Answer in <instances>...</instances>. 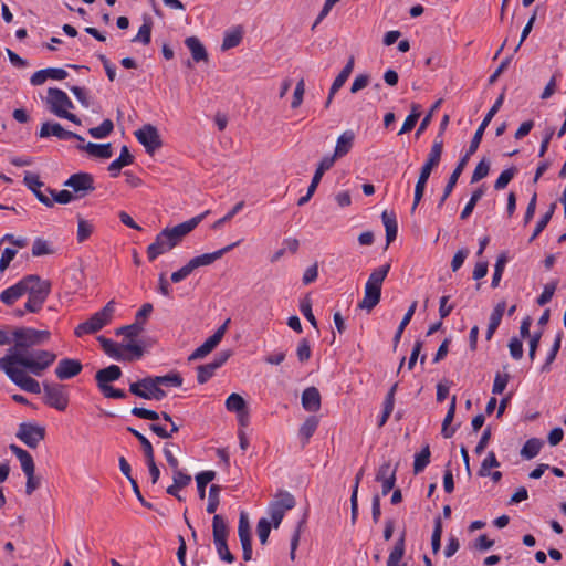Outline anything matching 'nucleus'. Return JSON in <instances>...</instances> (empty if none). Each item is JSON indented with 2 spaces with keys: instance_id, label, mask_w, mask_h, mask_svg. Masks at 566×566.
<instances>
[{
  "instance_id": "f3484780",
  "label": "nucleus",
  "mask_w": 566,
  "mask_h": 566,
  "mask_svg": "<svg viewBox=\"0 0 566 566\" xmlns=\"http://www.w3.org/2000/svg\"><path fill=\"white\" fill-rule=\"evenodd\" d=\"M39 136L41 138L54 136L61 140L77 139L82 143L84 142V138L81 135L66 130L61 126V124L52 122H46L42 124L39 132Z\"/></svg>"
},
{
  "instance_id": "a878e982",
  "label": "nucleus",
  "mask_w": 566,
  "mask_h": 566,
  "mask_svg": "<svg viewBox=\"0 0 566 566\" xmlns=\"http://www.w3.org/2000/svg\"><path fill=\"white\" fill-rule=\"evenodd\" d=\"M247 402L244 398L239 394H231L226 400V409L230 412H237L239 415V422L241 427H244V410Z\"/></svg>"
},
{
  "instance_id": "6ab92c4d",
  "label": "nucleus",
  "mask_w": 566,
  "mask_h": 566,
  "mask_svg": "<svg viewBox=\"0 0 566 566\" xmlns=\"http://www.w3.org/2000/svg\"><path fill=\"white\" fill-rule=\"evenodd\" d=\"M83 369L82 363L73 358H63L55 368V375L60 380H67L77 376Z\"/></svg>"
},
{
  "instance_id": "09e8293b",
  "label": "nucleus",
  "mask_w": 566,
  "mask_h": 566,
  "mask_svg": "<svg viewBox=\"0 0 566 566\" xmlns=\"http://www.w3.org/2000/svg\"><path fill=\"white\" fill-rule=\"evenodd\" d=\"M55 250L51 245V243L46 240L38 238L34 240L32 244V255L33 256H42L53 254Z\"/></svg>"
},
{
  "instance_id": "cd10ccee",
  "label": "nucleus",
  "mask_w": 566,
  "mask_h": 566,
  "mask_svg": "<svg viewBox=\"0 0 566 566\" xmlns=\"http://www.w3.org/2000/svg\"><path fill=\"white\" fill-rule=\"evenodd\" d=\"M10 450L19 459L21 469L24 474H28L30 472H35V464H34L33 458L27 450L15 446V444H11Z\"/></svg>"
},
{
  "instance_id": "49530a36",
  "label": "nucleus",
  "mask_w": 566,
  "mask_h": 566,
  "mask_svg": "<svg viewBox=\"0 0 566 566\" xmlns=\"http://www.w3.org/2000/svg\"><path fill=\"white\" fill-rule=\"evenodd\" d=\"M220 492H221L220 485H218V484L210 485L209 494H208V504H207V509H206L209 514L216 513V511L219 506V503H220Z\"/></svg>"
},
{
  "instance_id": "7ed1b4c3",
  "label": "nucleus",
  "mask_w": 566,
  "mask_h": 566,
  "mask_svg": "<svg viewBox=\"0 0 566 566\" xmlns=\"http://www.w3.org/2000/svg\"><path fill=\"white\" fill-rule=\"evenodd\" d=\"M390 270V264L386 263L375 269L365 285L364 298L358 303V307L371 311L380 301L381 285Z\"/></svg>"
},
{
  "instance_id": "4468645a",
  "label": "nucleus",
  "mask_w": 566,
  "mask_h": 566,
  "mask_svg": "<svg viewBox=\"0 0 566 566\" xmlns=\"http://www.w3.org/2000/svg\"><path fill=\"white\" fill-rule=\"evenodd\" d=\"M127 430L138 439L140 444H143V451H144V454H145V458L147 461L149 474L151 476V483L153 484L157 483L159 475H160V471L155 462L154 449H153L150 441L143 433H140L138 430H136L132 427H128Z\"/></svg>"
},
{
  "instance_id": "ea45409f",
  "label": "nucleus",
  "mask_w": 566,
  "mask_h": 566,
  "mask_svg": "<svg viewBox=\"0 0 566 566\" xmlns=\"http://www.w3.org/2000/svg\"><path fill=\"white\" fill-rule=\"evenodd\" d=\"M354 69V57H350L347 64L344 66V69L339 72V74L334 80L331 88L332 94H336L342 86L345 84V82L348 80L349 75L352 74Z\"/></svg>"
},
{
  "instance_id": "dca6fc26",
  "label": "nucleus",
  "mask_w": 566,
  "mask_h": 566,
  "mask_svg": "<svg viewBox=\"0 0 566 566\" xmlns=\"http://www.w3.org/2000/svg\"><path fill=\"white\" fill-rule=\"evenodd\" d=\"M229 319H227L206 342L200 345L190 356L189 360H197L210 354L221 342L227 331Z\"/></svg>"
},
{
  "instance_id": "a211bd4d",
  "label": "nucleus",
  "mask_w": 566,
  "mask_h": 566,
  "mask_svg": "<svg viewBox=\"0 0 566 566\" xmlns=\"http://www.w3.org/2000/svg\"><path fill=\"white\" fill-rule=\"evenodd\" d=\"M243 241V238L239 239L238 241L217 250L212 253H205L198 256L192 258L189 263L193 271L200 266H207L212 264L214 261L221 259L227 252L231 251L234 247L240 244Z\"/></svg>"
},
{
  "instance_id": "5fc2aeb1",
  "label": "nucleus",
  "mask_w": 566,
  "mask_h": 566,
  "mask_svg": "<svg viewBox=\"0 0 566 566\" xmlns=\"http://www.w3.org/2000/svg\"><path fill=\"white\" fill-rule=\"evenodd\" d=\"M163 451H164V455H165L166 461L169 464V467L171 469L178 468L179 461L175 457L174 452H176V453L180 452L179 446H177L175 443L167 442V443H165Z\"/></svg>"
},
{
  "instance_id": "1a4fd4ad",
  "label": "nucleus",
  "mask_w": 566,
  "mask_h": 566,
  "mask_svg": "<svg viewBox=\"0 0 566 566\" xmlns=\"http://www.w3.org/2000/svg\"><path fill=\"white\" fill-rule=\"evenodd\" d=\"M42 387L45 405L59 411H64L67 408L69 394L64 385L44 381Z\"/></svg>"
},
{
  "instance_id": "0eeeda50",
  "label": "nucleus",
  "mask_w": 566,
  "mask_h": 566,
  "mask_svg": "<svg viewBox=\"0 0 566 566\" xmlns=\"http://www.w3.org/2000/svg\"><path fill=\"white\" fill-rule=\"evenodd\" d=\"M45 103L49 111L55 116L69 119L76 125H81V119L70 112V109L74 108V104L64 91L50 87L48 90Z\"/></svg>"
},
{
  "instance_id": "8fccbe9b",
  "label": "nucleus",
  "mask_w": 566,
  "mask_h": 566,
  "mask_svg": "<svg viewBox=\"0 0 566 566\" xmlns=\"http://www.w3.org/2000/svg\"><path fill=\"white\" fill-rule=\"evenodd\" d=\"M114 129V124L111 119H104L103 123L97 126L88 129V134L93 138H105L107 137Z\"/></svg>"
},
{
  "instance_id": "a18cd8bd",
  "label": "nucleus",
  "mask_w": 566,
  "mask_h": 566,
  "mask_svg": "<svg viewBox=\"0 0 566 566\" xmlns=\"http://www.w3.org/2000/svg\"><path fill=\"white\" fill-rule=\"evenodd\" d=\"M306 520H307V512L304 513L303 517L301 518V521L297 523L294 532H293V535H292V538H291V552H290V558L292 560L295 559V552L298 547V543H300V538H301V533L303 531V527L304 525L306 524Z\"/></svg>"
},
{
  "instance_id": "58836bf2",
  "label": "nucleus",
  "mask_w": 566,
  "mask_h": 566,
  "mask_svg": "<svg viewBox=\"0 0 566 566\" xmlns=\"http://www.w3.org/2000/svg\"><path fill=\"white\" fill-rule=\"evenodd\" d=\"M317 426H318V419L315 416H311L300 427L298 436L303 440V446H305L308 442L310 438L316 431Z\"/></svg>"
},
{
  "instance_id": "79ce46f5",
  "label": "nucleus",
  "mask_w": 566,
  "mask_h": 566,
  "mask_svg": "<svg viewBox=\"0 0 566 566\" xmlns=\"http://www.w3.org/2000/svg\"><path fill=\"white\" fill-rule=\"evenodd\" d=\"M216 478L214 471H202L196 475L198 495L201 500L206 496V486Z\"/></svg>"
},
{
  "instance_id": "c756f323",
  "label": "nucleus",
  "mask_w": 566,
  "mask_h": 566,
  "mask_svg": "<svg viewBox=\"0 0 566 566\" xmlns=\"http://www.w3.org/2000/svg\"><path fill=\"white\" fill-rule=\"evenodd\" d=\"M185 44L191 52L193 61L201 62L208 60V53L197 36H189L185 40Z\"/></svg>"
},
{
  "instance_id": "9d476101",
  "label": "nucleus",
  "mask_w": 566,
  "mask_h": 566,
  "mask_svg": "<svg viewBox=\"0 0 566 566\" xmlns=\"http://www.w3.org/2000/svg\"><path fill=\"white\" fill-rule=\"evenodd\" d=\"M134 135L149 155H153L163 146L160 134L157 127L151 124H145L142 128L137 129Z\"/></svg>"
},
{
  "instance_id": "774afa93",
  "label": "nucleus",
  "mask_w": 566,
  "mask_h": 566,
  "mask_svg": "<svg viewBox=\"0 0 566 566\" xmlns=\"http://www.w3.org/2000/svg\"><path fill=\"white\" fill-rule=\"evenodd\" d=\"M45 191L50 193L53 197L52 201H55L61 205H66L71 202L74 198H76L75 195H73L71 191L64 189L61 191H55L51 188H46Z\"/></svg>"
},
{
  "instance_id": "473e14b6",
  "label": "nucleus",
  "mask_w": 566,
  "mask_h": 566,
  "mask_svg": "<svg viewBox=\"0 0 566 566\" xmlns=\"http://www.w3.org/2000/svg\"><path fill=\"white\" fill-rule=\"evenodd\" d=\"M333 165L334 158H329V156H325L322 158L308 186L310 191H316L323 175L325 174V171L329 170L333 167Z\"/></svg>"
},
{
  "instance_id": "4d7b16f0",
  "label": "nucleus",
  "mask_w": 566,
  "mask_h": 566,
  "mask_svg": "<svg viewBox=\"0 0 566 566\" xmlns=\"http://www.w3.org/2000/svg\"><path fill=\"white\" fill-rule=\"evenodd\" d=\"M516 172H517V169L515 167H511V168L503 170L494 182V189L495 190L504 189L510 184V181L514 178Z\"/></svg>"
},
{
  "instance_id": "aec40b11",
  "label": "nucleus",
  "mask_w": 566,
  "mask_h": 566,
  "mask_svg": "<svg viewBox=\"0 0 566 566\" xmlns=\"http://www.w3.org/2000/svg\"><path fill=\"white\" fill-rule=\"evenodd\" d=\"M443 150V142L442 139H436L431 146L430 153L424 165L421 167L419 177L429 179L431 171L434 167H437L440 163L441 155Z\"/></svg>"
},
{
  "instance_id": "7c9ffc66",
  "label": "nucleus",
  "mask_w": 566,
  "mask_h": 566,
  "mask_svg": "<svg viewBox=\"0 0 566 566\" xmlns=\"http://www.w3.org/2000/svg\"><path fill=\"white\" fill-rule=\"evenodd\" d=\"M244 35V27L240 25L224 33L221 50L227 51L239 45Z\"/></svg>"
},
{
  "instance_id": "ddd939ff",
  "label": "nucleus",
  "mask_w": 566,
  "mask_h": 566,
  "mask_svg": "<svg viewBox=\"0 0 566 566\" xmlns=\"http://www.w3.org/2000/svg\"><path fill=\"white\" fill-rule=\"evenodd\" d=\"M503 101H504V94H501L497 97V99L495 101V103L493 104V106L486 113L485 117L483 118L482 123L478 127V129L470 143V146L468 148L469 155H473L478 150L486 127L489 126L490 122L495 116V114L499 112V109L501 108Z\"/></svg>"
},
{
  "instance_id": "412c9836",
  "label": "nucleus",
  "mask_w": 566,
  "mask_h": 566,
  "mask_svg": "<svg viewBox=\"0 0 566 566\" xmlns=\"http://www.w3.org/2000/svg\"><path fill=\"white\" fill-rule=\"evenodd\" d=\"M157 385L155 376H147L138 381L132 382L129 385V392L143 398L150 400L153 399V388Z\"/></svg>"
},
{
  "instance_id": "de8ad7c7",
  "label": "nucleus",
  "mask_w": 566,
  "mask_h": 566,
  "mask_svg": "<svg viewBox=\"0 0 566 566\" xmlns=\"http://www.w3.org/2000/svg\"><path fill=\"white\" fill-rule=\"evenodd\" d=\"M417 304L418 302L417 301H413L411 303V305L409 306L407 313L405 314L402 321L400 322L399 326H398V329L394 336V342H395V345H397L401 338V335L405 331V328L407 327V325L410 323L415 312H416V308H417Z\"/></svg>"
},
{
  "instance_id": "5701e85b",
  "label": "nucleus",
  "mask_w": 566,
  "mask_h": 566,
  "mask_svg": "<svg viewBox=\"0 0 566 566\" xmlns=\"http://www.w3.org/2000/svg\"><path fill=\"white\" fill-rule=\"evenodd\" d=\"M355 140V134L353 130H345L343 134H340L337 138L335 150L333 156H329V158H334V161L337 158H342L346 156L350 149L353 148Z\"/></svg>"
},
{
  "instance_id": "4be33fe9",
  "label": "nucleus",
  "mask_w": 566,
  "mask_h": 566,
  "mask_svg": "<svg viewBox=\"0 0 566 566\" xmlns=\"http://www.w3.org/2000/svg\"><path fill=\"white\" fill-rule=\"evenodd\" d=\"M23 181L25 186L35 195L38 200L46 207H53V201L41 191V187L43 182L40 180L39 176L32 172H27Z\"/></svg>"
},
{
  "instance_id": "c03bdc74",
  "label": "nucleus",
  "mask_w": 566,
  "mask_h": 566,
  "mask_svg": "<svg viewBox=\"0 0 566 566\" xmlns=\"http://www.w3.org/2000/svg\"><path fill=\"white\" fill-rule=\"evenodd\" d=\"M430 448L429 444L424 446L422 450L415 455L413 473L422 472L430 462Z\"/></svg>"
},
{
  "instance_id": "2eb2a0df",
  "label": "nucleus",
  "mask_w": 566,
  "mask_h": 566,
  "mask_svg": "<svg viewBox=\"0 0 566 566\" xmlns=\"http://www.w3.org/2000/svg\"><path fill=\"white\" fill-rule=\"evenodd\" d=\"M230 356V350H221L214 356L211 363L198 366L197 381L199 384H206L213 376L214 371L220 368Z\"/></svg>"
},
{
  "instance_id": "f03ea898",
  "label": "nucleus",
  "mask_w": 566,
  "mask_h": 566,
  "mask_svg": "<svg viewBox=\"0 0 566 566\" xmlns=\"http://www.w3.org/2000/svg\"><path fill=\"white\" fill-rule=\"evenodd\" d=\"M201 220L202 216H197L172 228H166L160 231L156 235L155 241L147 248L148 259L154 261L157 256L177 247L184 237L191 232Z\"/></svg>"
},
{
  "instance_id": "13d9d810",
  "label": "nucleus",
  "mask_w": 566,
  "mask_h": 566,
  "mask_svg": "<svg viewBox=\"0 0 566 566\" xmlns=\"http://www.w3.org/2000/svg\"><path fill=\"white\" fill-rule=\"evenodd\" d=\"M507 258L505 253H502L497 256L496 263L494 265V273L492 277L491 285L492 287H497L504 271V268L506 265Z\"/></svg>"
},
{
  "instance_id": "72a5a7b5",
  "label": "nucleus",
  "mask_w": 566,
  "mask_h": 566,
  "mask_svg": "<svg viewBox=\"0 0 566 566\" xmlns=\"http://www.w3.org/2000/svg\"><path fill=\"white\" fill-rule=\"evenodd\" d=\"M405 554V533L400 536V538L395 543L394 548L391 549L387 566H405V564H401V559Z\"/></svg>"
},
{
  "instance_id": "bf43d9fd",
  "label": "nucleus",
  "mask_w": 566,
  "mask_h": 566,
  "mask_svg": "<svg viewBox=\"0 0 566 566\" xmlns=\"http://www.w3.org/2000/svg\"><path fill=\"white\" fill-rule=\"evenodd\" d=\"M143 322H134L130 325L122 326L116 331L117 335H124L127 338H135L143 332Z\"/></svg>"
},
{
  "instance_id": "e2e57ef3",
  "label": "nucleus",
  "mask_w": 566,
  "mask_h": 566,
  "mask_svg": "<svg viewBox=\"0 0 566 566\" xmlns=\"http://www.w3.org/2000/svg\"><path fill=\"white\" fill-rule=\"evenodd\" d=\"M557 285H558V281L554 280L544 286L542 294L537 297V301H536L539 306H543V305L547 304L548 302H551L552 297L555 294Z\"/></svg>"
},
{
  "instance_id": "e433bc0d",
  "label": "nucleus",
  "mask_w": 566,
  "mask_h": 566,
  "mask_svg": "<svg viewBox=\"0 0 566 566\" xmlns=\"http://www.w3.org/2000/svg\"><path fill=\"white\" fill-rule=\"evenodd\" d=\"M239 537L242 546V558L248 562V514L244 511L240 514Z\"/></svg>"
},
{
  "instance_id": "3c124183",
  "label": "nucleus",
  "mask_w": 566,
  "mask_h": 566,
  "mask_svg": "<svg viewBox=\"0 0 566 566\" xmlns=\"http://www.w3.org/2000/svg\"><path fill=\"white\" fill-rule=\"evenodd\" d=\"M555 209H556V203L553 202L551 205L549 209L537 221L536 227L534 229V232H533L530 241H533L546 228V226L548 224V222L551 221V219L555 212Z\"/></svg>"
},
{
  "instance_id": "864d4df0",
  "label": "nucleus",
  "mask_w": 566,
  "mask_h": 566,
  "mask_svg": "<svg viewBox=\"0 0 566 566\" xmlns=\"http://www.w3.org/2000/svg\"><path fill=\"white\" fill-rule=\"evenodd\" d=\"M245 207L244 200L237 202L222 218L212 224L213 230L220 229L224 223L229 222L234 216L238 214Z\"/></svg>"
},
{
  "instance_id": "37998d69",
  "label": "nucleus",
  "mask_w": 566,
  "mask_h": 566,
  "mask_svg": "<svg viewBox=\"0 0 566 566\" xmlns=\"http://www.w3.org/2000/svg\"><path fill=\"white\" fill-rule=\"evenodd\" d=\"M542 446L543 443L539 439H528L521 450V455L527 460L533 459L539 453Z\"/></svg>"
},
{
  "instance_id": "bb28decb",
  "label": "nucleus",
  "mask_w": 566,
  "mask_h": 566,
  "mask_svg": "<svg viewBox=\"0 0 566 566\" xmlns=\"http://www.w3.org/2000/svg\"><path fill=\"white\" fill-rule=\"evenodd\" d=\"M80 150L86 151L88 155L107 159L111 158L113 155L112 146L109 143L107 144H95V143H87L86 145H78L77 147Z\"/></svg>"
},
{
  "instance_id": "393cba45",
  "label": "nucleus",
  "mask_w": 566,
  "mask_h": 566,
  "mask_svg": "<svg viewBox=\"0 0 566 566\" xmlns=\"http://www.w3.org/2000/svg\"><path fill=\"white\" fill-rule=\"evenodd\" d=\"M302 406L305 410L315 412L321 408V394L316 387H307L302 394Z\"/></svg>"
},
{
  "instance_id": "6e6552de",
  "label": "nucleus",
  "mask_w": 566,
  "mask_h": 566,
  "mask_svg": "<svg viewBox=\"0 0 566 566\" xmlns=\"http://www.w3.org/2000/svg\"><path fill=\"white\" fill-rule=\"evenodd\" d=\"M115 312V302L109 301L101 311L96 312L87 321L76 326L74 334L82 337L86 334H94L111 323Z\"/></svg>"
},
{
  "instance_id": "680f3d73",
  "label": "nucleus",
  "mask_w": 566,
  "mask_h": 566,
  "mask_svg": "<svg viewBox=\"0 0 566 566\" xmlns=\"http://www.w3.org/2000/svg\"><path fill=\"white\" fill-rule=\"evenodd\" d=\"M273 506L277 509H282V511L286 512L294 507L295 499L292 494L285 492L279 495V497L271 503Z\"/></svg>"
},
{
  "instance_id": "a19ab883",
  "label": "nucleus",
  "mask_w": 566,
  "mask_h": 566,
  "mask_svg": "<svg viewBox=\"0 0 566 566\" xmlns=\"http://www.w3.org/2000/svg\"><path fill=\"white\" fill-rule=\"evenodd\" d=\"M455 396L452 397L451 399V403H450V407H449V410L444 417V420L442 422V429H441V434L446 438V439H449L451 438L454 432H455V428H449L450 423L453 421V418H454V413H455Z\"/></svg>"
},
{
  "instance_id": "69168bd1",
  "label": "nucleus",
  "mask_w": 566,
  "mask_h": 566,
  "mask_svg": "<svg viewBox=\"0 0 566 566\" xmlns=\"http://www.w3.org/2000/svg\"><path fill=\"white\" fill-rule=\"evenodd\" d=\"M483 193L484 191L482 188H478L476 190L473 191L469 202L465 205L464 209L461 212L460 217L462 220L467 219L472 213L475 205L482 198Z\"/></svg>"
},
{
  "instance_id": "052dcab7",
  "label": "nucleus",
  "mask_w": 566,
  "mask_h": 566,
  "mask_svg": "<svg viewBox=\"0 0 566 566\" xmlns=\"http://www.w3.org/2000/svg\"><path fill=\"white\" fill-rule=\"evenodd\" d=\"M157 385L160 386H172L180 387L182 385V378L178 373H170L164 376H155Z\"/></svg>"
},
{
  "instance_id": "4c0bfd02",
  "label": "nucleus",
  "mask_w": 566,
  "mask_h": 566,
  "mask_svg": "<svg viewBox=\"0 0 566 566\" xmlns=\"http://www.w3.org/2000/svg\"><path fill=\"white\" fill-rule=\"evenodd\" d=\"M228 534H229V528H228V524H227L226 520L221 515L214 514L213 520H212L213 541L227 539Z\"/></svg>"
},
{
  "instance_id": "39448f33",
  "label": "nucleus",
  "mask_w": 566,
  "mask_h": 566,
  "mask_svg": "<svg viewBox=\"0 0 566 566\" xmlns=\"http://www.w3.org/2000/svg\"><path fill=\"white\" fill-rule=\"evenodd\" d=\"M14 347L9 349V354L23 353L33 346L42 345L49 342L51 333L46 329H35L32 327H18L12 332Z\"/></svg>"
},
{
  "instance_id": "2f4dec72",
  "label": "nucleus",
  "mask_w": 566,
  "mask_h": 566,
  "mask_svg": "<svg viewBox=\"0 0 566 566\" xmlns=\"http://www.w3.org/2000/svg\"><path fill=\"white\" fill-rule=\"evenodd\" d=\"M381 219L386 230V242L387 244H390L397 238L398 232L396 214L392 211H384Z\"/></svg>"
},
{
  "instance_id": "603ef678",
  "label": "nucleus",
  "mask_w": 566,
  "mask_h": 566,
  "mask_svg": "<svg viewBox=\"0 0 566 566\" xmlns=\"http://www.w3.org/2000/svg\"><path fill=\"white\" fill-rule=\"evenodd\" d=\"M97 340L101 343L104 352L108 356H111V357H113L115 359H122L123 358L120 349L118 348V346L112 339H108V338H106L104 336H98Z\"/></svg>"
},
{
  "instance_id": "c9c22d12",
  "label": "nucleus",
  "mask_w": 566,
  "mask_h": 566,
  "mask_svg": "<svg viewBox=\"0 0 566 566\" xmlns=\"http://www.w3.org/2000/svg\"><path fill=\"white\" fill-rule=\"evenodd\" d=\"M471 155H469V149L467 150L465 155L460 159L459 164L457 165L455 169L451 174L448 184L446 185V195H451L454 186L457 185L459 177L461 176L469 158Z\"/></svg>"
},
{
  "instance_id": "20e7f679",
  "label": "nucleus",
  "mask_w": 566,
  "mask_h": 566,
  "mask_svg": "<svg viewBox=\"0 0 566 566\" xmlns=\"http://www.w3.org/2000/svg\"><path fill=\"white\" fill-rule=\"evenodd\" d=\"M18 365L24 367L35 376H41L42 373L50 367L56 359V355L49 350H36L32 354L12 353L7 354Z\"/></svg>"
},
{
  "instance_id": "9b49d317",
  "label": "nucleus",
  "mask_w": 566,
  "mask_h": 566,
  "mask_svg": "<svg viewBox=\"0 0 566 566\" xmlns=\"http://www.w3.org/2000/svg\"><path fill=\"white\" fill-rule=\"evenodd\" d=\"M17 437L29 448H36L45 438V428L33 423H21Z\"/></svg>"
},
{
  "instance_id": "6e6d98bb",
  "label": "nucleus",
  "mask_w": 566,
  "mask_h": 566,
  "mask_svg": "<svg viewBox=\"0 0 566 566\" xmlns=\"http://www.w3.org/2000/svg\"><path fill=\"white\" fill-rule=\"evenodd\" d=\"M151 29L153 22L150 20H145L143 25L139 28L137 35L132 41L142 42L145 45L149 44L151 39Z\"/></svg>"
},
{
  "instance_id": "0e129e2a",
  "label": "nucleus",
  "mask_w": 566,
  "mask_h": 566,
  "mask_svg": "<svg viewBox=\"0 0 566 566\" xmlns=\"http://www.w3.org/2000/svg\"><path fill=\"white\" fill-rule=\"evenodd\" d=\"M500 467V462L497 461L495 453L493 451L489 452L486 458L482 461L481 468L479 470L480 476H488L490 474L491 468Z\"/></svg>"
},
{
  "instance_id": "f704fd0d",
  "label": "nucleus",
  "mask_w": 566,
  "mask_h": 566,
  "mask_svg": "<svg viewBox=\"0 0 566 566\" xmlns=\"http://www.w3.org/2000/svg\"><path fill=\"white\" fill-rule=\"evenodd\" d=\"M397 384H395L388 391L386 398H385V401H384V410H382V415L381 417L379 418V421H378V427L381 428L382 426H385V423L387 422L388 418L390 417L392 410H394V405H395V392L397 390Z\"/></svg>"
},
{
  "instance_id": "b1692460",
  "label": "nucleus",
  "mask_w": 566,
  "mask_h": 566,
  "mask_svg": "<svg viewBox=\"0 0 566 566\" xmlns=\"http://www.w3.org/2000/svg\"><path fill=\"white\" fill-rule=\"evenodd\" d=\"M122 376V369L117 365H111L106 368L99 369L95 375L97 387L109 385Z\"/></svg>"
},
{
  "instance_id": "423d86ee",
  "label": "nucleus",
  "mask_w": 566,
  "mask_h": 566,
  "mask_svg": "<svg viewBox=\"0 0 566 566\" xmlns=\"http://www.w3.org/2000/svg\"><path fill=\"white\" fill-rule=\"evenodd\" d=\"M15 365H18V363L8 356L0 358V370H2L12 382L24 391L35 395L41 394L42 389L40 382L30 377L23 369L17 368Z\"/></svg>"
},
{
  "instance_id": "338daca9",
  "label": "nucleus",
  "mask_w": 566,
  "mask_h": 566,
  "mask_svg": "<svg viewBox=\"0 0 566 566\" xmlns=\"http://www.w3.org/2000/svg\"><path fill=\"white\" fill-rule=\"evenodd\" d=\"M489 171H490V161L485 158L481 159L472 174L471 182L474 184V182H478L481 179L485 178L489 175Z\"/></svg>"
},
{
  "instance_id": "c85d7f7f",
  "label": "nucleus",
  "mask_w": 566,
  "mask_h": 566,
  "mask_svg": "<svg viewBox=\"0 0 566 566\" xmlns=\"http://www.w3.org/2000/svg\"><path fill=\"white\" fill-rule=\"evenodd\" d=\"M133 155H130L128 147L124 145L120 149L119 157L112 161L108 166V171L111 172V176L117 177L120 169L125 166L133 164Z\"/></svg>"
},
{
  "instance_id": "f257e3e1",
  "label": "nucleus",
  "mask_w": 566,
  "mask_h": 566,
  "mask_svg": "<svg viewBox=\"0 0 566 566\" xmlns=\"http://www.w3.org/2000/svg\"><path fill=\"white\" fill-rule=\"evenodd\" d=\"M51 292V283L42 280L36 274H30L21 279L14 285L6 289L0 294V301L8 306L13 305L24 294L28 295L25 311L38 313Z\"/></svg>"
},
{
  "instance_id": "f8f14e48",
  "label": "nucleus",
  "mask_w": 566,
  "mask_h": 566,
  "mask_svg": "<svg viewBox=\"0 0 566 566\" xmlns=\"http://www.w3.org/2000/svg\"><path fill=\"white\" fill-rule=\"evenodd\" d=\"M63 185L71 188L76 198H82L95 189L94 178L88 172L73 174Z\"/></svg>"
}]
</instances>
